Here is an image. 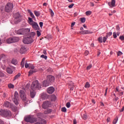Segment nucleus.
Listing matches in <instances>:
<instances>
[{
	"instance_id": "8",
	"label": "nucleus",
	"mask_w": 124,
	"mask_h": 124,
	"mask_svg": "<svg viewBox=\"0 0 124 124\" xmlns=\"http://www.w3.org/2000/svg\"><path fill=\"white\" fill-rule=\"evenodd\" d=\"M42 107L43 109H47L49 107H51V102L46 101L42 104Z\"/></svg>"
},
{
	"instance_id": "62",
	"label": "nucleus",
	"mask_w": 124,
	"mask_h": 124,
	"mask_svg": "<svg viewBox=\"0 0 124 124\" xmlns=\"http://www.w3.org/2000/svg\"><path fill=\"white\" fill-rule=\"evenodd\" d=\"M50 13L51 16H54V12H53V10H50Z\"/></svg>"
},
{
	"instance_id": "45",
	"label": "nucleus",
	"mask_w": 124,
	"mask_h": 124,
	"mask_svg": "<svg viewBox=\"0 0 124 124\" xmlns=\"http://www.w3.org/2000/svg\"><path fill=\"white\" fill-rule=\"evenodd\" d=\"M103 38L102 37H100L98 38V41H99V42H100L101 43H102L103 42Z\"/></svg>"
},
{
	"instance_id": "14",
	"label": "nucleus",
	"mask_w": 124,
	"mask_h": 124,
	"mask_svg": "<svg viewBox=\"0 0 124 124\" xmlns=\"http://www.w3.org/2000/svg\"><path fill=\"white\" fill-rule=\"evenodd\" d=\"M31 25L32 26L35 31H39V26H38V24H37V23L34 22L31 24Z\"/></svg>"
},
{
	"instance_id": "59",
	"label": "nucleus",
	"mask_w": 124,
	"mask_h": 124,
	"mask_svg": "<svg viewBox=\"0 0 124 124\" xmlns=\"http://www.w3.org/2000/svg\"><path fill=\"white\" fill-rule=\"evenodd\" d=\"M107 91H108V87H107V88H106L105 93V94H104L105 96H106L107 94Z\"/></svg>"
},
{
	"instance_id": "61",
	"label": "nucleus",
	"mask_w": 124,
	"mask_h": 124,
	"mask_svg": "<svg viewBox=\"0 0 124 124\" xmlns=\"http://www.w3.org/2000/svg\"><path fill=\"white\" fill-rule=\"evenodd\" d=\"M85 56H88V55H89V51L88 50L85 51Z\"/></svg>"
},
{
	"instance_id": "3",
	"label": "nucleus",
	"mask_w": 124,
	"mask_h": 124,
	"mask_svg": "<svg viewBox=\"0 0 124 124\" xmlns=\"http://www.w3.org/2000/svg\"><path fill=\"white\" fill-rule=\"evenodd\" d=\"M40 87L41 86L40 84H39V83H38V81L35 80L32 82L31 85V89L32 91H35L36 89H39Z\"/></svg>"
},
{
	"instance_id": "33",
	"label": "nucleus",
	"mask_w": 124,
	"mask_h": 124,
	"mask_svg": "<svg viewBox=\"0 0 124 124\" xmlns=\"http://www.w3.org/2000/svg\"><path fill=\"white\" fill-rule=\"evenodd\" d=\"M91 87V85H90V83L87 82H86L84 87L86 88V89H88V88H90Z\"/></svg>"
},
{
	"instance_id": "24",
	"label": "nucleus",
	"mask_w": 124,
	"mask_h": 124,
	"mask_svg": "<svg viewBox=\"0 0 124 124\" xmlns=\"http://www.w3.org/2000/svg\"><path fill=\"white\" fill-rule=\"evenodd\" d=\"M35 92H34V90L31 91H30V96L31 97V98H34L35 96Z\"/></svg>"
},
{
	"instance_id": "48",
	"label": "nucleus",
	"mask_w": 124,
	"mask_h": 124,
	"mask_svg": "<svg viewBox=\"0 0 124 124\" xmlns=\"http://www.w3.org/2000/svg\"><path fill=\"white\" fill-rule=\"evenodd\" d=\"M70 105H71V104H70V102H67L66 104V106L67 108H70Z\"/></svg>"
},
{
	"instance_id": "35",
	"label": "nucleus",
	"mask_w": 124,
	"mask_h": 124,
	"mask_svg": "<svg viewBox=\"0 0 124 124\" xmlns=\"http://www.w3.org/2000/svg\"><path fill=\"white\" fill-rule=\"evenodd\" d=\"M34 13L35 16H36V17H39V16H40V13H39V12L35 11L34 12Z\"/></svg>"
},
{
	"instance_id": "34",
	"label": "nucleus",
	"mask_w": 124,
	"mask_h": 124,
	"mask_svg": "<svg viewBox=\"0 0 124 124\" xmlns=\"http://www.w3.org/2000/svg\"><path fill=\"white\" fill-rule=\"evenodd\" d=\"M28 20H29V23L30 24V25H31L34 21H33V20H32V18H31V17H29L28 18Z\"/></svg>"
},
{
	"instance_id": "30",
	"label": "nucleus",
	"mask_w": 124,
	"mask_h": 124,
	"mask_svg": "<svg viewBox=\"0 0 124 124\" xmlns=\"http://www.w3.org/2000/svg\"><path fill=\"white\" fill-rule=\"evenodd\" d=\"M6 60H7V56L4 54H2V60L4 62H6Z\"/></svg>"
},
{
	"instance_id": "38",
	"label": "nucleus",
	"mask_w": 124,
	"mask_h": 124,
	"mask_svg": "<svg viewBox=\"0 0 124 124\" xmlns=\"http://www.w3.org/2000/svg\"><path fill=\"white\" fill-rule=\"evenodd\" d=\"M8 88H9V89H14V85L10 83L8 85Z\"/></svg>"
},
{
	"instance_id": "57",
	"label": "nucleus",
	"mask_w": 124,
	"mask_h": 124,
	"mask_svg": "<svg viewBox=\"0 0 124 124\" xmlns=\"http://www.w3.org/2000/svg\"><path fill=\"white\" fill-rule=\"evenodd\" d=\"M39 25H40V28H42V27H43V22H40L39 23Z\"/></svg>"
},
{
	"instance_id": "7",
	"label": "nucleus",
	"mask_w": 124,
	"mask_h": 124,
	"mask_svg": "<svg viewBox=\"0 0 124 124\" xmlns=\"http://www.w3.org/2000/svg\"><path fill=\"white\" fill-rule=\"evenodd\" d=\"M23 42L24 44H30L33 42V39H32L31 36L28 37L23 39Z\"/></svg>"
},
{
	"instance_id": "23",
	"label": "nucleus",
	"mask_w": 124,
	"mask_h": 124,
	"mask_svg": "<svg viewBox=\"0 0 124 124\" xmlns=\"http://www.w3.org/2000/svg\"><path fill=\"white\" fill-rule=\"evenodd\" d=\"M39 123H40L41 124H47V122L46 121V120H45V119H43L42 118H40V117H39Z\"/></svg>"
},
{
	"instance_id": "36",
	"label": "nucleus",
	"mask_w": 124,
	"mask_h": 124,
	"mask_svg": "<svg viewBox=\"0 0 124 124\" xmlns=\"http://www.w3.org/2000/svg\"><path fill=\"white\" fill-rule=\"evenodd\" d=\"M21 76V73H18L17 74L15 77V78L14 79V81H15V80H16V79H18V78H19V77H20Z\"/></svg>"
},
{
	"instance_id": "27",
	"label": "nucleus",
	"mask_w": 124,
	"mask_h": 124,
	"mask_svg": "<svg viewBox=\"0 0 124 124\" xmlns=\"http://www.w3.org/2000/svg\"><path fill=\"white\" fill-rule=\"evenodd\" d=\"M6 71L9 74H12L13 73V70L9 67L7 68Z\"/></svg>"
},
{
	"instance_id": "49",
	"label": "nucleus",
	"mask_w": 124,
	"mask_h": 124,
	"mask_svg": "<svg viewBox=\"0 0 124 124\" xmlns=\"http://www.w3.org/2000/svg\"><path fill=\"white\" fill-rule=\"evenodd\" d=\"M41 58H43V59H45V60H47V56L44 55H42L40 56Z\"/></svg>"
},
{
	"instance_id": "31",
	"label": "nucleus",
	"mask_w": 124,
	"mask_h": 124,
	"mask_svg": "<svg viewBox=\"0 0 124 124\" xmlns=\"http://www.w3.org/2000/svg\"><path fill=\"white\" fill-rule=\"evenodd\" d=\"M28 13H30V16L31 17V18H32L33 19H34L35 16L34 15H33V14L32 13V12H31V10H28Z\"/></svg>"
},
{
	"instance_id": "52",
	"label": "nucleus",
	"mask_w": 124,
	"mask_h": 124,
	"mask_svg": "<svg viewBox=\"0 0 124 124\" xmlns=\"http://www.w3.org/2000/svg\"><path fill=\"white\" fill-rule=\"evenodd\" d=\"M123 55V52H121V51H119L118 52H117V56H122Z\"/></svg>"
},
{
	"instance_id": "58",
	"label": "nucleus",
	"mask_w": 124,
	"mask_h": 124,
	"mask_svg": "<svg viewBox=\"0 0 124 124\" xmlns=\"http://www.w3.org/2000/svg\"><path fill=\"white\" fill-rule=\"evenodd\" d=\"M31 35L30 36H34V35H35V32H32L31 33Z\"/></svg>"
},
{
	"instance_id": "39",
	"label": "nucleus",
	"mask_w": 124,
	"mask_h": 124,
	"mask_svg": "<svg viewBox=\"0 0 124 124\" xmlns=\"http://www.w3.org/2000/svg\"><path fill=\"white\" fill-rule=\"evenodd\" d=\"M107 38H108V35H107L106 36L103 37V42L104 43L106 42V40H107Z\"/></svg>"
},
{
	"instance_id": "41",
	"label": "nucleus",
	"mask_w": 124,
	"mask_h": 124,
	"mask_svg": "<svg viewBox=\"0 0 124 124\" xmlns=\"http://www.w3.org/2000/svg\"><path fill=\"white\" fill-rule=\"evenodd\" d=\"M61 111L64 113H66V108H65V107L62 108Z\"/></svg>"
},
{
	"instance_id": "6",
	"label": "nucleus",
	"mask_w": 124,
	"mask_h": 124,
	"mask_svg": "<svg viewBox=\"0 0 124 124\" xmlns=\"http://www.w3.org/2000/svg\"><path fill=\"white\" fill-rule=\"evenodd\" d=\"M13 100L16 105H18L19 104V93L17 91L15 92L14 98L13 99Z\"/></svg>"
},
{
	"instance_id": "20",
	"label": "nucleus",
	"mask_w": 124,
	"mask_h": 124,
	"mask_svg": "<svg viewBox=\"0 0 124 124\" xmlns=\"http://www.w3.org/2000/svg\"><path fill=\"white\" fill-rule=\"evenodd\" d=\"M81 34H90V33H93V32H91L89 30H85L80 32Z\"/></svg>"
},
{
	"instance_id": "32",
	"label": "nucleus",
	"mask_w": 124,
	"mask_h": 124,
	"mask_svg": "<svg viewBox=\"0 0 124 124\" xmlns=\"http://www.w3.org/2000/svg\"><path fill=\"white\" fill-rule=\"evenodd\" d=\"M16 33H17V34L23 35V29H19V30L16 31Z\"/></svg>"
},
{
	"instance_id": "11",
	"label": "nucleus",
	"mask_w": 124,
	"mask_h": 124,
	"mask_svg": "<svg viewBox=\"0 0 124 124\" xmlns=\"http://www.w3.org/2000/svg\"><path fill=\"white\" fill-rule=\"evenodd\" d=\"M55 79V77L52 75H48L46 77V80L48 83H54Z\"/></svg>"
},
{
	"instance_id": "13",
	"label": "nucleus",
	"mask_w": 124,
	"mask_h": 124,
	"mask_svg": "<svg viewBox=\"0 0 124 124\" xmlns=\"http://www.w3.org/2000/svg\"><path fill=\"white\" fill-rule=\"evenodd\" d=\"M29 68H31V70L29 72V76H30V75H32V74L34 73V72H36V70L34 69V66L33 64H30V65L29 66Z\"/></svg>"
},
{
	"instance_id": "21",
	"label": "nucleus",
	"mask_w": 124,
	"mask_h": 124,
	"mask_svg": "<svg viewBox=\"0 0 124 124\" xmlns=\"http://www.w3.org/2000/svg\"><path fill=\"white\" fill-rule=\"evenodd\" d=\"M11 63L12 64H14V65H17L18 64V60H17L16 59H12L11 61Z\"/></svg>"
},
{
	"instance_id": "37",
	"label": "nucleus",
	"mask_w": 124,
	"mask_h": 124,
	"mask_svg": "<svg viewBox=\"0 0 124 124\" xmlns=\"http://www.w3.org/2000/svg\"><path fill=\"white\" fill-rule=\"evenodd\" d=\"M118 117H116V118H115L113 122H112V124H117V123H118Z\"/></svg>"
},
{
	"instance_id": "46",
	"label": "nucleus",
	"mask_w": 124,
	"mask_h": 124,
	"mask_svg": "<svg viewBox=\"0 0 124 124\" xmlns=\"http://www.w3.org/2000/svg\"><path fill=\"white\" fill-rule=\"evenodd\" d=\"M86 14L87 15V16H89V15H91V14H92V11H88L86 12Z\"/></svg>"
},
{
	"instance_id": "55",
	"label": "nucleus",
	"mask_w": 124,
	"mask_h": 124,
	"mask_svg": "<svg viewBox=\"0 0 124 124\" xmlns=\"http://www.w3.org/2000/svg\"><path fill=\"white\" fill-rule=\"evenodd\" d=\"M73 6H74V4L72 3L71 5L68 6L69 8H72V7H73Z\"/></svg>"
},
{
	"instance_id": "54",
	"label": "nucleus",
	"mask_w": 124,
	"mask_h": 124,
	"mask_svg": "<svg viewBox=\"0 0 124 124\" xmlns=\"http://www.w3.org/2000/svg\"><path fill=\"white\" fill-rule=\"evenodd\" d=\"M119 39L120 40L124 41V36L122 35L119 37Z\"/></svg>"
},
{
	"instance_id": "64",
	"label": "nucleus",
	"mask_w": 124,
	"mask_h": 124,
	"mask_svg": "<svg viewBox=\"0 0 124 124\" xmlns=\"http://www.w3.org/2000/svg\"><path fill=\"white\" fill-rule=\"evenodd\" d=\"M77 124V121H76V119H74L73 124Z\"/></svg>"
},
{
	"instance_id": "47",
	"label": "nucleus",
	"mask_w": 124,
	"mask_h": 124,
	"mask_svg": "<svg viewBox=\"0 0 124 124\" xmlns=\"http://www.w3.org/2000/svg\"><path fill=\"white\" fill-rule=\"evenodd\" d=\"M36 33H37L38 37H39V36H40V35H41V33L40 32V31H38V30H37L36 31Z\"/></svg>"
},
{
	"instance_id": "43",
	"label": "nucleus",
	"mask_w": 124,
	"mask_h": 124,
	"mask_svg": "<svg viewBox=\"0 0 124 124\" xmlns=\"http://www.w3.org/2000/svg\"><path fill=\"white\" fill-rule=\"evenodd\" d=\"M83 120H87L88 119V116L87 115V114H84L83 116Z\"/></svg>"
},
{
	"instance_id": "28",
	"label": "nucleus",
	"mask_w": 124,
	"mask_h": 124,
	"mask_svg": "<svg viewBox=\"0 0 124 124\" xmlns=\"http://www.w3.org/2000/svg\"><path fill=\"white\" fill-rule=\"evenodd\" d=\"M25 61H26V58H23L22 59V61L20 63V65H21V67H22V68H23V67H24V66H25Z\"/></svg>"
},
{
	"instance_id": "53",
	"label": "nucleus",
	"mask_w": 124,
	"mask_h": 124,
	"mask_svg": "<svg viewBox=\"0 0 124 124\" xmlns=\"http://www.w3.org/2000/svg\"><path fill=\"white\" fill-rule=\"evenodd\" d=\"M0 77H4V74L0 71Z\"/></svg>"
},
{
	"instance_id": "18",
	"label": "nucleus",
	"mask_w": 124,
	"mask_h": 124,
	"mask_svg": "<svg viewBox=\"0 0 124 124\" xmlns=\"http://www.w3.org/2000/svg\"><path fill=\"white\" fill-rule=\"evenodd\" d=\"M31 31V29H22V35H25V34H28L29 32Z\"/></svg>"
},
{
	"instance_id": "44",
	"label": "nucleus",
	"mask_w": 124,
	"mask_h": 124,
	"mask_svg": "<svg viewBox=\"0 0 124 124\" xmlns=\"http://www.w3.org/2000/svg\"><path fill=\"white\" fill-rule=\"evenodd\" d=\"M42 98H44L45 99L47 97V95L46 93H43L42 94Z\"/></svg>"
},
{
	"instance_id": "2",
	"label": "nucleus",
	"mask_w": 124,
	"mask_h": 124,
	"mask_svg": "<svg viewBox=\"0 0 124 124\" xmlns=\"http://www.w3.org/2000/svg\"><path fill=\"white\" fill-rule=\"evenodd\" d=\"M4 107L6 108H9V109H12L13 111L15 112L17 110V107L14 106L12 104L10 103L9 102H5L4 104Z\"/></svg>"
},
{
	"instance_id": "50",
	"label": "nucleus",
	"mask_w": 124,
	"mask_h": 124,
	"mask_svg": "<svg viewBox=\"0 0 124 124\" xmlns=\"http://www.w3.org/2000/svg\"><path fill=\"white\" fill-rule=\"evenodd\" d=\"M93 67V65L92 64H90L87 67V70H89V69H91Z\"/></svg>"
},
{
	"instance_id": "56",
	"label": "nucleus",
	"mask_w": 124,
	"mask_h": 124,
	"mask_svg": "<svg viewBox=\"0 0 124 124\" xmlns=\"http://www.w3.org/2000/svg\"><path fill=\"white\" fill-rule=\"evenodd\" d=\"M107 35H108V36H111V35H112V32H109L108 33H107Z\"/></svg>"
},
{
	"instance_id": "15",
	"label": "nucleus",
	"mask_w": 124,
	"mask_h": 124,
	"mask_svg": "<svg viewBox=\"0 0 124 124\" xmlns=\"http://www.w3.org/2000/svg\"><path fill=\"white\" fill-rule=\"evenodd\" d=\"M55 92V88L53 87H50L47 89V93L49 94H52Z\"/></svg>"
},
{
	"instance_id": "4",
	"label": "nucleus",
	"mask_w": 124,
	"mask_h": 124,
	"mask_svg": "<svg viewBox=\"0 0 124 124\" xmlns=\"http://www.w3.org/2000/svg\"><path fill=\"white\" fill-rule=\"evenodd\" d=\"M18 41H19V37H17L9 38L6 40V42L8 44H10L11 43H15V42H18Z\"/></svg>"
},
{
	"instance_id": "63",
	"label": "nucleus",
	"mask_w": 124,
	"mask_h": 124,
	"mask_svg": "<svg viewBox=\"0 0 124 124\" xmlns=\"http://www.w3.org/2000/svg\"><path fill=\"white\" fill-rule=\"evenodd\" d=\"M120 29L119 25L116 26V31H120Z\"/></svg>"
},
{
	"instance_id": "22",
	"label": "nucleus",
	"mask_w": 124,
	"mask_h": 124,
	"mask_svg": "<svg viewBox=\"0 0 124 124\" xmlns=\"http://www.w3.org/2000/svg\"><path fill=\"white\" fill-rule=\"evenodd\" d=\"M27 52V48H26L25 47L22 46L20 49V54H25Z\"/></svg>"
},
{
	"instance_id": "25",
	"label": "nucleus",
	"mask_w": 124,
	"mask_h": 124,
	"mask_svg": "<svg viewBox=\"0 0 124 124\" xmlns=\"http://www.w3.org/2000/svg\"><path fill=\"white\" fill-rule=\"evenodd\" d=\"M0 115L2 117H4L5 118V109H1L0 110Z\"/></svg>"
},
{
	"instance_id": "51",
	"label": "nucleus",
	"mask_w": 124,
	"mask_h": 124,
	"mask_svg": "<svg viewBox=\"0 0 124 124\" xmlns=\"http://www.w3.org/2000/svg\"><path fill=\"white\" fill-rule=\"evenodd\" d=\"M113 38H117V33H116V32H114L113 33Z\"/></svg>"
},
{
	"instance_id": "9",
	"label": "nucleus",
	"mask_w": 124,
	"mask_h": 124,
	"mask_svg": "<svg viewBox=\"0 0 124 124\" xmlns=\"http://www.w3.org/2000/svg\"><path fill=\"white\" fill-rule=\"evenodd\" d=\"M14 17L15 18V22L16 24H17V23L21 21V20L20 19V18H21V15L19 13H16L14 16Z\"/></svg>"
},
{
	"instance_id": "26",
	"label": "nucleus",
	"mask_w": 124,
	"mask_h": 124,
	"mask_svg": "<svg viewBox=\"0 0 124 124\" xmlns=\"http://www.w3.org/2000/svg\"><path fill=\"white\" fill-rule=\"evenodd\" d=\"M49 84H50V82H48L47 79L43 81L44 87H48V86H49Z\"/></svg>"
},
{
	"instance_id": "5",
	"label": "nucleus",
	"mask_w": 124,
	"mask_h": 124,
	"mask_svg": "<svg viewBox=\"0 0 124 124\" xmlns=\"http://www.w3.org/2000/svg\"><path fill=\"white\" fill-rule=\"evenodd\" d=\"M24 121L27 123H30V124H33L35 122H37V119L36 118L31 117L28 116L24 119Z\"/></svg>"
},
{
	"instance_id": "16",
	"label": "nucleus",
	"mask_w": 124,
	"mask_h": 124,
	"mask_svg": "<svg viewBox=\"0 0 124 124\" xmlns=\"http://www.w3.org/2000/svg\"><path fill=\"white\" fill-rule=\"evenodd\" d=\"M12 113L11 111L9 110L5 109V118L7 117H11Z\"/></svg>"
},
{
	"instance_id": "12",
	"label": "nucleus",
	"mask_w": 124,
	"mask_h": 124,
	"mask_svg": "<svg viewBox=\"0 0 124 124\" xmlns=\"http://www.w3.org/2000/svg\"><path fill=\"white\" fill-rule=\"evenodd\" d=\"M52 112V109L50 108H47L46 110H45L43 113H38V117H43V115L45 114L46 115H47V114H50Z\"/></svg>"
},
{
	"instance_id": "1",
	"label": "nucleus",
	"mask_w": 124,
	"mask_h": 124,
	"mask_svg": "<svg viewBox=\"0 0 124 124\" xmlns=\"http://www.w3.org/2000/svg\"><path fill=\"white\" fill-rule=\"evenodd\" d=\"M13 7H14L13 3L11 2H8L5 6L4 10L5 12L9 13V12H12Z\"/></svg>"
},
{
	"instance_id": "60",
	"label": "nucleus",
	"mask_w": 124,
	"mask_h": 124,
	"mask_svg": "<svg viewBox=\"0 0 124 124\" xmlns=\"http://www.w3.org/2000/svg\"><path fill=\"white\" fill-rule=\"evenodd\" d=\"M43 53L44 55H47V51L45 49H44Z\"/></svg>"
},
{
	"instance_id": "40",
	"label": "nucleus",
	"mask_w": 124,
	"mask_h": 124,
	"mask_svg": "<svg viewBox=\"0 0 124 124\" xmlns=\"http://www.w3.org/2000/svg\"><path fill=\"white\" fill-rule=\"evenodd\" d=\"M80 21L81 23H85L86 22V18L85 17L80 18Z\"/></svg>"
},
{
	"instance_id": "17",
	"label": "nucleus",
	"mask_w": 124,
	"mask_h": 124,
	"mask_svg": "<svg viewBox=\"0 0 124 124\" xmlns=\"http://www.w3.org/2000/svg\"><path fill=\"white\" fill-rule=\"evenodd\" d=\"M68 85L69 86V88H70V91H73L74 89V85L73 82L70 81L68 82Z\"/></svg>"
},
{
	"instance_id": "10",
	"label": "nucleus",
	"mask_w": 124,
	"mask_h": 124,
	"mask_svg": "<svg viewBox=\"0 0 124 124\" xmlns=\"http://www.w3.org/2000/svg\"><path fill=\"white\" fill-rule=\"evenodd\" d=\"M20 96L23 101H27V97H26V94L25 92L23 90H20L19 92Z\"/></svg>"
},
{
	"instance_id": "29",
	"label": "nucleus",
	"mask_w": 124,
	"mask_h": 124,
	"mask_svg": "<svg viewBox=\"0 0 124 124\" xmlns=\"http://www.w3.org/2000/svg\"><path fill=\"white\" fill-rule=\"evenodd\" d=\"M50 98L51 101H56V99H57V97L56 96V95L52 94L51 95Z\"/></svg>"
},
{
	"instance_id": "19",
	"label": "nucleus",
	"mask_w": 124,
	"mask_h": 124,
	"mask_svg": "<svg viewBox=\"0 0 124 124\" xmlns=\"http://www.w3.org/2000/svg\"><path fill=\"white\" fill-rule=\"evenodd\" d=\"M108 4L110 7H115L116 6V1L112 0L111 2H108Z\"/></svg>"
},
{
	"instance_id": "42",
	"label": "nucleus",
	"mask_w": 124,
	"mask_h": 124,
	"mask_svg": "<svg viewBox=\"0 0 124 124\" xmlns=\"http://www.w3.org/2000/svg\"><path fill=\"white\" fill-rule=\"evenodd\" d=\"M30 64H28V63L27 62V61H26V62H25V68H28V67H30Z\"/></svg>"
}]
</instances>
